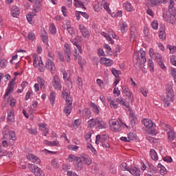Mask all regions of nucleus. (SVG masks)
Masks as SVG:
<instances>
[{"instance_id":"f257e3e1","label":"nucleus","mask_w":176,"mask_h":176,"mask_svg":"<svg viewBox=\"0 0 176 176\" xmlns=\"http://www.w3.org/2000/svg\"><path fill=\"white\" fill-rule=\"evenodd\" d=\"M146 52L143 50H140L138 52H135L133 55V64L137 71L140 72L141 69L144 74H146L144 65L146 63Z\"/></svg>"},{"instance_id":"f03ea898","label":"nucleus","mask_w":176,"mask_h":176,"mask_svg":"<svg viewBox=\"0 0 176 176\" xmlns=\"http://www.w3.org/2000/svg\"><path fill=\"white\" fill-rule=\"evenodd\" d=\"M175 3V2H174V0H170L168 6V11L163 14V19L164 21L173 25L176 23V9L174 7Z\"/></svg>"},{"instance_id":"7ed1b4c3","label":"nucleus","mask_w":176,"mask_h":176,"mask_svg":"<svg viewBox=\"0 0 176 176\" xmlns=\"http://www.w3.org/2000/svg\"><path fill=\"white\" fill-rule=\"evenodd\" d=\"M109 126L112 131L115 133H119V131H122V126H126V128H129L127 124L123 123L122 120H113L111 119L109 121Z\"/></svg>"},{"instance_id":"20e7f679","label":"nucleus","mask_w":176,"mask_h":176,"mask_svg":"<svg viewBox=\"0 0 176 176\" xmlns=\"http://www.w3.org/2000/svg\"><path fill=\"white\" fill-rule=\"evenodd\" d=\"M160 126L164 131H166L168 141H170V142H173V141L175 140V132L174 131V129L170 127V125L163 122H160Z\"/></svg>"},{"instance_id":"39448f33","label":"nucleus","mask_w":176,"mask_h":176,"mask_svg":"<svg viewBox=\"0 0 176 176\" xmlns=\"http://www.w3.org/2000/svg\"><path fill=\"white\" fill-rule=\"evenodd\" d=\"M33 66L34 68H38V67L39 72H44L45 71V65L42 61V58L36 54H33Z\"/></svg>"},{"instance_id":"423d86ee","label":"nucleus","mask_w":176,"mask_h":176,"mask_svg":"<svg viewBox=\"0 0 176 176\" xmlns=\"http://www.w3.org/2000/svg\"><path fill=\"white\" fill-rule=\"evenodd\" d=\"M3 138L6 140H7V138L12 140V141H16V140H17L14 131L9 130V126H6L3 129Z\"/></svg>"},{"instance_id":"0eeeda50","label":"nucleus","mask_w":176,"mask_h":176,"mask_svg":"<svg viewBox=\"0 0 176 176\" xmlns=\"http://www.w3.org/2000/svg\"><path fill=\"white\" fill-rule=\"evenodd\" d=\"M107 100L111 109H118V108H119V100H118V98H115L111 96H107Z\"/></svg>"},{"instance_id":"6e6552de","label":"nucleus","mask_w":176,"mask_h":176,"mask_svg":"<svg viewBox=\"0 0 176 176\" xmlns=\"http://www.w3.org/2000/svg\"><path fill=\"white\" fill-rule=\"evenodd\" d=\"M52 84L55 90H61V89H63L61 80H60V77H58L57 75L53 77Z\"/></svg>"},{"instance_id":"1a4fd4ad","label":"nucleus","mask_w":176,"mask_h":176,"mask_svg":"<svg viewBox=\"0 0 176 176\" xmlns=\"http://www.w3.org/2000/svg\"><path fill=\"white\" fill-rule=\"evenodd\" d=\"M28 168L32 170V171L35 176H42V174H43V170L36 165L29 164Z\"/></svg>"},{"instance_id":"9d476101","label":"nucleus","mask_w":176,"mask_h":176,"mask_svg":"<svg viewBox=\"0 0 176 176\" xmlns=\"http://www.w3.org/2000/svg\"><path fill=\"white\" fill-rule=\"evenodd\" d=\"M64 53H65V57L67 60V63H69L71 61V47H69V44L68 43H65L63 47Z\"/></svg>"},{"instance_id":"9b49d317","label":"nucleus","mask_w":176,"mask_h":176,"mask_svg":"<svg viewBox=\"0 0 176 176\" xmlns=\"http://www.w3.org/2000/svg\"><path fill=\"white\" fill-rule=\"evenodd\" d=\"M45 67L51 74L56 72V65H54V62L52 59L49 58L47 60Z\"/></svg>"},{"instance_id":"f8f14e48","label":"nucleus","mask_w":176,"mask_h":176,"mask_svg":"<svg viewBox=\"0 0 176 176\" xmlns=\"http://www.w3.org/2000/svg\"><path fill=\"white\" fill-rule=\"evenodd\" d=\"M61 72L63 75L64 80L67 82V84L69 85V87H70L71 89L72 87V82L69 80V78L71 76V72L69 70L62 69Z\"/></svg>"},{"instance_id":"ddd939ff","label":"nucleus","mask_w":176,"mask_h":176,"mask_svg":"<svg viewBox=\"0 0 176 176\" xmlns=\"http://www.w3.org/2000/svg\"><path fill=\"white\" fill-rule=\"evenodd\" d=\"M148 54L151 58L156 60L157 63H159V61H162V58H163V57L160 55V54L155 53L153 48L149 49Z\"/></svg>"},{"instance_id":"4468645a","label":"nucleus","mask_w":176,"mask_h":176,"mask_svg":"<svg viewBox=\"0 0 176 176\" xmlns=\"http://www.w3.org/2000/svg\"><path fill=\"white\" fill-rule=\"evenodd\" d=\"M64 112L69 116L71 112H72V100H67L66 105L64 109Z\"/></svg>"},{"instance_id":"2eb2a0df","label":"nucleus","mask_w":176,"mask_h":176,"mask_svg":"<svg viewBox=\"0 0 176 176\" xmlns=\"http://www.w3.org/2000/svg\"><path fill=\"white\" fill-rule=\"evenodd\" d=\"M26 157L28 160H30V162H32V163H35L36 164H41V160L34 154L28 153L27 154Z\"/></svg>"},{"instance_id":"dca6fc26","label":"nucleus","mask_w":176,"mask_h":176,"mask_svg":"<svg viewBox=\"0 0 176 176\" xmlns=\"http://www.w3.org/2000/svg\"><path fill=\"white\" fill-rule=\"evenodd\" d=\"M96 127L97 129H107L108 127V124L107 122L102 120L101 118H96Z\"/></svg>"},{"instance_id":"f3484780","label":"nucleus","mask_w":176,"mask_h":176,"mask_svg":"<svg viewBox=\"0 0 176 176\" xmlns=\"http://www.w3.org/2000/svg\"><path fill=\"white\" fill-rule=\"evenodd\" d=\"M78 112L85 119H90L91 116V111L87 108H85L82 111L78 110Z\"/></svg>"},{"instance_id":"a211bd4d","label":"nucleus","mask_w":176,"mask_h":176,"mask_svg":"<svg viewBox=\"0 0 176 176\" xmlns=\"http://www.w3.org/2000/svg\"><path fill=\"white\" fill-rule=\"evenodd\" d=\"M78 28L84 38H90V32H89L87 28H86V27H85L84 25L82 24L79 25Z\"/></svg>"},{"instance_id":"6ab92c4d","label":"nucleus","mask_w":176,"mask_h":176,"mask_svg":"<svg viewBox=\"0 0 176 176\" xmlns=\"http://www.w3.org/2000/svg\"><path fill=\"white\" fill-rule=\"evenodd\" d=\"M122 94L124 97H128L129 101H133V93H131V91L127 87H122Z\"/></svg>"},{"instance_id":"aec40b11","label":"nucleus","mask_w":176,"mask_h":176,"mask_svg":"<svg viewBox=\"0 0 176 176\" xmlns=\"http://www.w3.org/2000/svg\"><path fill=\"white\" fill-rule=\"evenodd\" d=\"M100 63L103 65H106V67H111L113 65V60L109 58H107L105 57H102L100 58Z\"/></svg>"},{"instance_id":"412c9836","label":"nucleus","mask_w":176,"mask_h":176,"mask_svg":"<svg viewBox=\"0 0 176 176\" xmlns=\"http://www.w3.org/2000/svg\"><path fill=\"white\" fill-rule=\"evenodd\" d=\"M130 174L133 176H141V169L137 166H133L130 168L129 171Z\"/></svg>"},{"instance_id":"4be33fe9","label":"nucleus","mask_w":176,"mask_h":176,"mask_svg":"<svg viewBox=\"0 0 176 176\" xmlns=\"http://www.w3.org/2000/svg\"><path fill=\"white\" fill-rule=\"evenodd\" d=\"M74 167L76 170L78 171H80L82 168H83V163L82 162V158H77L76 161L74 163Z\"/></svg>"},{"instance_id":"5701e85b","label":"nucleus","mask_w":176,"mask_h":176,"mask_svg":"<svg viewBox=\"0 0 176 176\" xmlns=\"http://www.w3.org/2000/svg\"><path fill=\"white\" fill-rule=\"evenodd\" d=\"M14 88V81H10L9 82L8 88L6 91L5 98H6V97L8 96H9L12 93V91H13Z\"/></svg>"},{"instance_id":"b1692460","label":"nucleus","mask_w":176,"mask_h":176,"mask_svg":"<svg viewBox=\"0 0 176 176\" xmlns=\"http://www.w3.org/2000/svg\"><path fill=\"white\" fill-rule=\"evenodd\" d=\"M37 82L38 85H40V89L42 91H45L46 89V86L45 85V79L42 76L37 77Z\"/></svg>"},{"instance_id":"393cba45","label":"nucleus","mask_w":176,"mask_h":176,"mask_svg":"<svg viewBox=\"0 0 176 176\" xmlns=\"http://www.w3.org/2000/svg\"><path fill=\"white\" fill-rule=\"evenodd\" d=\"M107 135H97L96 137V145H99L100 142L103 144V142H105V140H107Z\"/></svg>"},{"instance_id":"a878e982","label":"nucleus","mask_w":176,"mask_h":176,"mask_svg":"<svg viewBox=\"0 0 176 176\" xmlns=\"http://www.w3.org/2000/svg\"><path fill=\"white\" fill-rule=\"evenodd\" d=\"M20 14V9L16 6H14L12 8L11 15L12 17H19Z\"/></svg>"},{"instance_id":"bb28decb","label":"nucleus","mask_w":176,"mask_h":176,"mask_svg":"<svg viewBox=\"0 0 176 176\" xmlns=\"http://www.w3.org/2000/svg\"><path fill=\"white\" fill-rule=\"evenodd\" d=\"M118 104H120V105H122V107H124V108H126V109H129L130 108V104L128 103L127 101H126V99L120 97L118 98Z\"/></svg>"},{"instance_id":"cd10ccee","label":"nucleus","mask_w":176,"mask_h":176,"mask_svg":"<svg viewBox=\"0 0 176 176\" xmlns=\"http://www.w3.org/2000/svg\"><path fill=\"white\" fill-rule=\"evenodd\" d=\"M82 53H83L82 47L80 45H77V47L74 48V56H75L74 60H78V56H79V54H82Z\"/></svg>"},{"instance_id":"c85d7f7f","label":"nucleus","mask_w":176,"mask_h":176,"mask_svg":"<svg viewBox=\"0 0 176 176\" xmlns=\"http://www.w3.org/2000/svg\"><path fill=\"white\" fill-rule=\"evenodd\" d=\"M43 144H45V145H47L48 146H59L60 142H58V140L50 142L47 140H45L43 141Z\"/></svg>"},{"instance_id":"c756f323","label":"nucleus","mask_w":176,"mask_h":176,"mask_svg":"<svg viewBox=\"0 0 176 176\" xmlns=\"http://www.w3.org/2000/svg\"><path fill=\"white\" fill-rule=\"evenodd\" d=\"M142 122L146 129H152L153 127V122L151 120L144 119Z\"/></svg>"},{"instance_id":"7c9ffc66","label":"nucleus","mask_w":176,"mask_h":176,"mask_svg":"<svg viewBox=\"0 0 176 176\" xmlns=\"http://www.w3.org/2000/svg\"><path fill=\"white\" fill-rule=\"evenodd\" d=\"M39 130L43 131V135L47 136L49 134V129L46 127V124L41 123L38 124Z\"/></svg>"},{"instance_id":"2f4dec72","label":"nucleus","mask_w":176,"mask_h":176,"mask_svg":"<svg viewBox=\"0 0 176 176\" xmlns=\"http://www.w3.org/2000/svg\"><path fill=\"white\" fill-rule=\"evenodd\" d=\"M137 35L138 33L137 32V30L135 28H131V42H134L135 39H137Z\"/></svg>"},{"instance_id":"473e14b6","label":"nucleus","mask_w":176,"mask_h":176,"mask_svg":"<svg viewBox=\"0 0 176 176\" xmlns=\"http://www.w3.org/2000/svg\"><path fill=\"white\" fill-rule=\"evenodd\" d=\"M168 0H150L152 6H157L162 3H167Z\"/></svg>"},{"instance_id":"72a5a7b5","label":"nucleus","mask_w":176,"mask_h":176,"mask_svg":"<svg viewBox=\"0 0 176 176\" xmlns=\"http://www.w3.org/2000/svg\"><path fill=\"white\" fill-rule=\"evenodd\" d=\"M100 34L104 36L107 41H108L109 43H111V45H113V40H112V38L111 37L110 33H107L105 32H101Z\"/></svg>"},{"instance_id":"f704fd0d","label":"nucleus","mask_w":176,"mask_h":176,"mask_svg":"<svg viewBox=\"0 0 176 176\" xmlns=\"http://www.w3.org/2000/svg\"><path fill=\"white\" fill-rule=\"evenodd\" d=\"M7 120L10 123H12L14 120V113H13V110L8 112Z\"/></svg>"},{"instance_id":"c9c22d12","label":"nucleus","mask_w":176,"mask_h":176,"mask_svg":"<svg viewBox=\"0 0 176 176\" xmlns=\"http://www.w3.org/2000/svg\"><path fill=\"white\" fill-rule=\"evenodd\" d=\"M150 156L153 160H155V162L159 160V157L157 156V153H156L155 149H151L150 151Z\"/></svg>"},{"instance_id":"e433bc0d","label":"nucleus","mask_w":176,"mask_h":176,"mask_svg":"<svg viewBox=\"0 0 176 176\" xmlns=\"http://www.w3.org/2000/svg\"><path fill=\"white\" fill-rule=\"evenodd\" d=\"M49 32L52 34V35H56V34H57V28H56V25H54V23H51L50 25Z\"/></svg>"},{"instance_id":"4c0bfd02","label":"nucleus","mask_w":176,"mask_h":176,"mask_svg":"<svg viewBox=\"0 0 176 176\" xmlns=\"http://www.w3.org/2000/svg\"><path fill=\"white\" fill-rule=\"evenodd\" d=\"M123 6L126 12H133V7L131 3L125 2L123 3Z\"/></svg>"},{"instance_id":"58836bf2","label":"nucleus","mask_w":176,"mask_h":176,"mask_svg":"<svg viewBox=\"0 0 176 176\" xmlns=\"http://www.w3.org/2000/svg\"><path fill=\"white\" fill-rule=\"evenodd\" d=\"M157 167L160 168V174H161V175H166V174H167V169L164 166L162 165V164H158Z\"/></svg>"},{"instance_id":"ea45409f","label":"nucleus","mask_w":176,"mask_h":176,"mask_svg":"<svg viewBox=\"0 0 176 176\" xmlns=\"http://www.w3.org/2000/svg\"><path fill=\"white\" fill-rule=\"evenodd\" d=\"M129 119L132 124H135V123L137 122V117L131 111L129 113Z\"/></svg>"},{"instance_id":"a19ab883","label":"nucleus","mask_w":176,"mask_h":176,"mask_svg":"<svg viewBox=\"0 0 176 176\" xmlns=\"http://www.w3.org/2000/svg\"><path fill=\"white\" fill-rule=\"evenodd\" d=\"M56 95L55 91H52L50 94L49 100H50V104L52 105H54V102L56 101Z\"/></svg>"},{"instance_id":"79ce46f5","label":"nucleus","mask_w":176,"mask_h":176,"mask_svg":"<svg viewBox=\"0 0 176 176\" xmlns=\"http://www.w3.org/2000/svg\"><path fill=\"white\" fill-rule=\"evenodd\" d=\"M91 107L92 108V111L96 115L100 114V107L96 104V103H91Z\"/></svg>"},{"instance_id":"37998d69","label":"nucleus","mask_w":176,"mask_h":176,"mask_svg":"<svg viewBox=\"0 0 176 176\" xmlns=\"http://www.w3.org/2000/svg\"><path fill=\"white\" fill-rule=\"evenodd\" d=\"M174 84L173 82L167 83L166 85V93H174V89H173V87Z\"/></svg>"},{"instance_id":"c03bdc74","label":"nucleus","mask_w":176,"mask_h":176,"mask_svg":"<svg viewBox=\"0 0 176 176\" xmlns=\"http://www.w3.org/2000/svg\"><path fill=\"white\" fill-rule=\"evenodd\" d=\"M86 3V1L82 0H74V6L76 8H83V5Z\"/></svg>"},{"instance_id":"a18cd8bd","label":"nucleus","mask_w":176,"mask_h":176,"mask_svg":"<svg viewBox=\"0 0 176 176\" xmlns=\"http://www.w3.org/2000/svg\"><path fill=\"white\" fill-rule=\"evenodd\" d=\"M82 160L84 164H86L87 166H90L91 164V158L89 156L82 157Z\"/></svg>"},{"instance_id":"49530a36","label":"nucleus","mask_w":176,"mask_h":176,"mask_svg":"<svg viewBox=\"0 0 176 176\" xmlns=\"http://www.w3.org/2000/svg\"><path fill=\"white\" fill-rule=\"evenodd\" d=\"M88 123V127H94V126H96L97 124V118L96 120H94V118L90 119L89 120H88L87 122Z\"/></svg>"},{"instance_id":"de8ad7c7","label":"nucleus","mask_w":176,"mask_h":176,"mask_svg":"<svg viewBox=\"0 0 176 176\" xmlns=\"http://www.w3.org/2000/svg\"><path fill=\"white\" fill-rule=\"evenodd\" d=\"M128 142H130V141H134L135 140V138L137 137V135L133 132H130L128 133Z\"/></svg>"},{"instance_id":"09e8293b","label":"nucleus","mask_w":176,"mask_h":176,"mask_svg":"<svg viewBox=\"0 0 176 176\" xmlns=\"http://www.w3.org/2000/svg\"><path fill=\"white\" fill-rule=\"evenodd\" d=\"M120 25L121 32H122V34H124L128 27L127 23L125 21H122Z\"/></svg>"},{"instance_id":"8fccbe9b","label":"nucleus","mask_w":176,"mask_h":176,"mask_svg":"<svg viewBox=\"0 0 176 176\" xmlns=\"http://www.w3.org/2000/svg\"><path fill=\"white\" fill-rule=\"evenodd\" d=\"M111 74L115 76V78H120L119 75L122 74V72L116 70L115 68L111 69Z\"/></svg>"},{"instance_id":"3c124183","label":"nucleus","mask_w":176,"mask_h":176,"mask_svg":"<svg viewBox=\"0 0 176 176\" xmlns=\"http://www.w3.org/2000/svg\"><path fill=\"white\" fill-rule=\"evenodd\" d=\"M165 98L174 101L175 100V94H174V92H166V96Z\"/></svg>"},{"instance_id":"603ef678","label":"nucleus","mask_w":176,"mask_h":176,"mask_svg":"<svg viewBox=\"0 0 176 176\" xmlns=\"http://www.w3.org/2000/svg\"><path fill=\"white\" fill-rule=\"evenodd\" d=\"M171 102H174V100H172L171 99H168V98H165L164 99V107H170V105L171 104Z\"/></svg>"},{"instance_id":"864d4df0","label":"nucleus","mask_w":176,"mask_h":176,"mask_svg":"<svg viewBox=\"0 0 176 176\" xmlns=\"http://www.w3.org/2000/svg\"><path fill=\"white\" fill-rule=\"evenodd\" d=\"M111 16L114 19H117L118 17H122L123 16V11L119 10L116 13H113Z\"/></svg>"},{"instance_id":"5fc2aeb1","label":"nucleus","mask_w":176,"mask_h":176,"mask_svg":"<svg viewBox=\"0 0 176 176\" xmlns=\"http://www.w3.org/2000/svg\"><path fill=\"white\" fill-rule=\"evenodd\" d=\"M62 97L63 98H65L66 102H67V100H72L71 99V98H69V93L67 92L66 90H63L62 91Z\"/></svg>"},{"instance_id":"6e6d98bb","label":"nucleus","mask_w":176,"mask_h":176,"mask_svg":"<svg viewBox=\"0 0 176 176\" xmlns=\"http://www.w3.org/2000/svg\"><path fill=\"white\" fill-rule=\"evenodd\" d=\"M120 169L122 170V171H129L130 168H129V166H127V164H126L125 162H122L120 164Z\"/></svg>"},{"instance_id":"4d7b16f0","label":"nucleus","mask_w":176,"mask_h":176,"mask_svg":"<svg viewBox=\"0 0 176 176\" xmlns=\"http://www.w3.org/2000/svg\"><path fill=\"white\" fill-rule=\"evenodd\" d=\"M8 66V60L6 59L0 60V68H6Z\"/></svg>"},{"instance_id":"13d9d810","label":"nucleus","mask_w":176,"mask_h":176,"mask_svg":"<svg viewBox=\"0 0 176 176\" xmlns=\"http://www.w3.org/2000/svg\"><path fill=\"white\" fill-rule=\"evenodd\" d=\"M35 33L30 32L28 34V39H29V41L34 42V41H35Z\"/></svg>"},{"instance_id":"bf43d9fd","label":"nucleus","mask_w":176,"mask_h":176,"mask_svg":"<svg viewBox=\"0 0 176 176\" xmlns=\"http://www.w3.org/2000/svg\"><path fill=\"white\" fill-rule=\"evenodd\" d=\"M78 158H79V157H76L74 155L70 154L68 157V160L70 163H72V162H76Z\"/></svg>"},{"instance_id":"052dcab7","label":"nucleus","mask_w":176,"mask_h":176,"mask_svg":"<svg viewBox=\"0 0 176 176\" xmlns=\"http://www.w3.org/2000/svg\"><path fill=\"white\" fill-rule=\"evenodd\" d=\"M67 148L69 151H74V152H76L79 149V146L74 145V144H70L67 146Z\"/></svg>"},{"instance_id":"680f3d73","label":"nucleus","mask_w":176,"mask_h":176,"mask_svg":"<svg viewBox=\"0 0 176 176\" xmlns=\"http://www.w3.org/2000/svg\"><path fill=\"white\" fill-rule=\"evenodd\" d=\"M148 67H149V68H150V71H151V72H153V71H154V67H155V65L153 64V60L149 59V60H148Z\"/></svg>"},{"instance_id":"e2e57ef3","label":"nucleus","mask_w":176,"mask_h":176,"mask_svg":"<svg viewBox=\"0 0 176 176\" xmlns=\"http://www.w3.org/2000/svg\"><path fill=\"white\" fill-rule=\"evenodd\" d=\"M81 123H82V121L80 120L79 119L75 120L73 124L74 128L78 129L80 126Z\"/></svg>"},{"instance_id":"0e129e2a","label":"nucleus","mask_w":176,"mask_h":176,"mask_svg":"<svg viewBox=\"0 0 176 176\" xmlns=\"http://www.w3.org/2000/svg\"><path fill=\"white\" fill-rule=\"evenodd\" d=\"M67 31L71 36H74L75 35V30L72 27L68 26L67 28Z\"/></svg>"},{"instance_id":"69168bd1","label":"nucleus","mask_w":176,"mask_h":176,"mask_svg":"<svg viewBox=\"0 0 176 176\" xmlns=\"http://www.w3.org/2000/svg\"><path fill=\"white\" fill-rule=\"evenodd\" d=\"M78 60V64L80 65H81V67L82 65H86V60H85L84 58H82V56H78V58H77Z\"/></svg>"},{"instance_id":"338daca9","label":"nucleus","mask_w":176,"mask_h":176,"mask_svg":"<svg viewBox=\"0 0 176 176\" xmlns=\"http://www.w3.org/2000/svg\"><path fill=\"white\" fill-rule=\"evenodd\" d=\"M140 92L144 96V97H148V89L142 87L140 88Z\"/></svg>"},{"instance_id":"774afa93","label":"nucleus","mask_w":176,"mask_h":176,"mask_svg":"<svg viewBox=\"0 0 176 176\" xmlns=\"http://www.w3.org/2000/svg\"><path fill=\"white\" fill-rule=\"evenodd\" d=\"M94 10H95V12H98L99 10H101V6H100V3L98 2H96V3L94 5Z\"/></svg>"}]
</instances>
